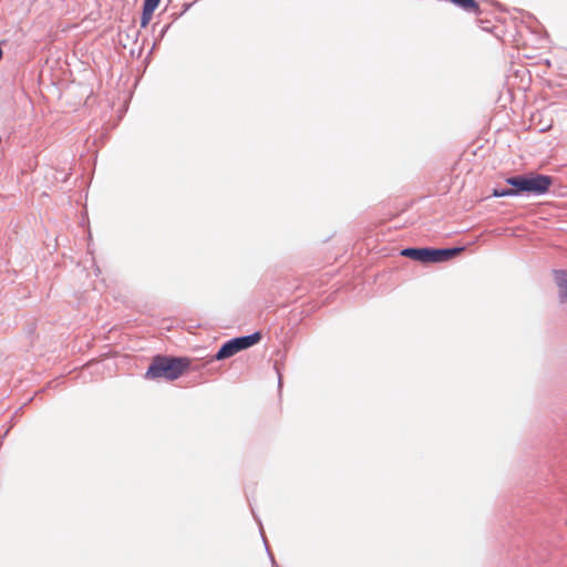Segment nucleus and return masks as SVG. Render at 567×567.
<instances>
[{"instance_id": "4", "label": "nucleus", "mask_w": 567, "mask_h": 567, "mask_svg": "<svg viewBox=\"0 0 567 567\" xmlns=\"http://www.w3.org/2000/svg\"><path fill=\"white\" fill-rule=\"evenodd\" d=\"M261 339L260 332H255L250 336L239 337L227 341L215 355L216 360H224L230 358L241 350L248 349L258 343Z\"/></svg>"}, {"instance_id": "7", "label": "nucleus", "mask_w": 567, "mask_h": 567, "mask_svg": "<svg viewBox=\"0 0 567 567\" xmlns=\"http://www.w3.org/2000/svg\"><path fill=\"white\" fill-rule=\"evenodd\" d=\"M515 195H518V194H517V188H516V187H513V188H504V189L495 188V189L493 190V196H494V197H506V196H515Z\"/></svg>"}, {"instance_id": "6", "label": "nucleus", "mask_w": 567, "mask_h": 567, "mask_svg": "<svg viewBox=\"0 0 567 567\" xmlns=\"http://www.w3.org/2000/svg\"><path fill=\"white\" fill-rule=\"evenodd\" d=\"M557 285L559 288L560 299L567 300V271H563L557 276Z\"/></svg>"}, {"instance_id": "2", "label": "nucleus", "mask_w": 567, "mask_h": 567, "mask_svg": "<svg viewBox=\"0 0 567 567\" xmlns=\"http://www.w3.org/2000/svg\"><path fill=\"white\" fill-rule=\"evenodd\" d=\"M506 183L517 188V194L528 193L542 195L548 192L553 184V178L547 175L529 174L513 176L506 179Z\"/></svg>"}, {"instance_id": "1", "label": "nucleus", "mask_w": 567, "mask_h": 567, "mask_svg": "<svg viewBox=\"0 0 567 567\" xmlns=\"http://www.w3.org/2000/svg\"><path fill=\"white\" fill-rule=\"evenodd\" d=\"M188 365L189 361L187 359L155 357L145 373V378H164L173 381L178 379L187 370Z\"/></svg>"}, {"instance_id": "3", "label": "nucleus", "mask_w": 567, "mask_h": 567, "mask_svg": "<svg viewBox=\"0 0 567 567\" xmlns=\"http://www.w3.org/2000/svg\"><path fill=\"white\" fill-rule=\"evenodd\" d=\"M464 248L433 249V248H405L401 255L423 264H435L449 260L457 256Z\"/></svg>"}, {"instance_id": "5", "label": "nucleus", "mask_w": 567, "mask_h": 567, "mask_svg": "<svg viewBox=\"0 0 567 567\" xmlns=\"http://www.w3.org/2000/svg\"><path fill=\"white\" fill-rule=\"evenodd\" d=\"M161 0H144L143 12L141 18V27L145 28L152 20L155 9L158 7Z\"/></svg>"}]
</instances>
